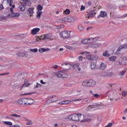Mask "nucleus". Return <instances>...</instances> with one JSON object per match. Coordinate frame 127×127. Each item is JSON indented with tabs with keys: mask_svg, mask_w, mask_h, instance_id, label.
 <instances>
[{
	"mask_svg": "<svg viewBox=\"0 0 127 127\" xmlns=\"http://www.w3.org/2000/svg\"><path fill=\"white\" fill-rule=\"evenodd\" d=\"M82 117V114L78 113L77 114H73L70 115L68 117L69 120H71L74 122H78V121H81V123H83L84 121L81 120V117Z\"/></svg>",
	"mask_w": 127,
	"mask_h": 127,
	"instance_id": "obj_1",
	"label": "nucleus"
},
{
	"mask_svg": "<svg viewBox=\"0 0 127 127\" xmlns=\"http://www.w3.org/2000/svg\"><path fill=\"white\" fill-rule=\"evenodd\" d=\"M76 20L77 18L72 16H68L60 20L61 22H74Z\"/></svg>",
	"mask_w": 127,
	"mask_h": 127,
	"instance_id": "obj_2",
	"label": "nucleus"
},
{
	"mask_svg": "<svg viewBox=\"0 0 127 127\" xmlns=\"http://www.w3.org/2000/svg\"><path fill=\"white\" fill-rule=\"evenodd\" d=\"M71 32L68 31H62L60 33L61 38L63 39H68L70 38Z\"/></svg>",
	"mask_w": 127,
	"mask_h": 127,
	"instance_id": "obj_3",
	"label": "nucleus"
},
{
	"mask_svg": "<svg viewBox=\"0 0 127 127\" xmlns=\"http://www.w3.org/2000/svg\"><path fill=\"white\" fill-rule=\"evenodd\" d=\"M54 76H57L59 78H67L68 74L64 73L63 71H60L58 72L53 73Z\"/></svg>",
	"mask_w": 127,
	"mask_h": 127,
	"instance_id": "obj_4",
	"label": "nucleus"
},
{
	"mask_svg": "<svg viewBox=\"0 0 127 127\" xmlns=\"http://www.w3.org/2000/svg\"><path fill=\"white\" fill-rule=\"evenodd\" d=\"M22 83V79L18 78L17 79H14L10 83L11 86H20Z\"/></svg>",
	"mask_w": 127,
	"mask_h": 127,
	"instance_id": "obj_5",
	"label": "nucleus"
},
{
	"mask_svg": "<svg viewBox=\"0 0 127 127\" xmlns=\"http://www.w3.org/2000/svg\"><path fill=\"white\" fill-rule=\"evenodd\" d=\"M62 65V68L64 72H67V70H70V69H71V65L70 64H63Z\"/></svg>",
	"mask_w": 127,
	"mask_h": 127,
	"instance_id": "obj_6",
	"label": "nucleus"
},
{
	"mask_svg": "<svg viewBox=\"0 0 127 127\" xmlns=\"http://www.w3.org/2000/svg\"><path fill=\"white\" fill-rule=\"evenodd\" d=\"M17 103L19 105H21L23 107H27V104L26 103V98H21L17 101Z\"/></svg>",
	"mask_w": 127,
	"mask_h": 127,
	"instance_id": "obj_7",
	"label": "nucleus"
},
{
	"mask_svg": "<svg viewBox=\"0 0 127 127\" xmlns=\"http://www.w3.org/2000/svg\"><path fill=\"white\" fill-rule=\"evenodd\" d=\"M114 72H102L101 76L102 77H107L109 78H112V77L114 76Z\"/></svg>",
	"mask_w": 127,
	"mask_h": 127,
	"instance_id": "obj_8",
	"label": "nucleus"
},
{
	"mask_svg": "<svg viewBox=\"0 0 127 127\" xmlns=\"http://www.w3.org/2000/svg\"><path fill=\"white\" fill-rule=\"evenodd\" d=\"M120 65H127V59L126 57L121 58L119 60Z\"/></svg>",
	"mask_w": 127,
	"mask_h": 127,
	"instance_id": "obj_9",
	"label": "nucleus"
},
{
	"mask_svg": "<svg viewBox=\"0 0 127 127\" xmlns=\"http://www.w3.org/2000/svg\"><path fill=\"white\" fill-rule=\"evenodd\" d=\"M125 49H127V44H125L118 48L117 49V51L116 52V53L117 54H119L121 51H123V50H125Z\"/></svg>",
	"mask_w": 127,
	"mask_h": 127,
	"instance_id": "obj_10",
	"label": "nucleus"
},
{
	"mask_svg": "<svg viewBox=\"0 0 127 127\" xmlns=\"http://www.w3.org/2000/svg\"><path fill=\"white\" fill-rule=\"evenodd\" d=\"M96 15V11L92 10L90 11L88 14H87V16H86V17L89 19L90 17H94Z\"/></svg>",
	"mask_w": 127,
	"mask_h": 127,
	"instance_id": "obj_11",
	"label": "nucleus"
},
{
	"mask_svg": "<svg viewBox=\"0 0 127 127\" xmlns=\"http://www.w3.org/2000/svg\"><path fill=\"white\" fill-rule=\"evenodd\" d=\"M30 85V83H28V80L24 79V84L22 85V86L21 87V88H20V90H22L23 88H25L26 87H29Z\"/></svg>",
	"mask_w": 127,
	"mask_h": 127,
	"instance_id": "obj_12",
	"label": "nucleus"
},
{
	"mask_svg": "<svg viewBox=\"0 0 127 127\" xmlns=\"http://www.w3.org/2000/svg\"><path fill=\"white\" fill-rule=\"evenodd\" d=\"M87 81L88 83V88L90 87H94V86L96 85V82L93 79L87 80Z\"/></svg>",
	"mask_w": 127,
	"mask_h": 127,
	"instance_id": "obj_13",
	"label": "nucleus"
},
{
	"mask_svg": "<svg viewBox=\"0 0 127 127\" xmlns=\"http://www.w3.org/2000/svg\"><path fill=\"white\" fill-rule=\"evenodd\" d=\"M26 104H27V106L32 105V104L34 103V100L31 98H26Z\"/></svg>",
	"mask_w": 127,
	"mask_h": 127,
	"instance_id": "obj_14",
	"label": "nucleus"
},
{
	"mask_svg": "<svg viewBox=\"0 0 127 127\" xmlns=\"http://www.w3.org/2000/svg\"><path fill=\"white\" fill-rule=\"evenodd\" d=\"M41 38L43 39V40H47V39H49V38H50V36H49L48 34H47L45 35L43 38H42V36H41V38L38 37L37 39V41H38V40H41Z\"/></svg>",
	"mask_w": 127,
	"mask_h": 127,
	"instance_id": "obj_15",
	"label": "nucleus"
},
{
	"mask_svg": "<svg viewBox=\"0 0 127 127\" xmlns=\"http://www.w3.org/2000/svg\"><path fill=\"white\" fill-rule=\"evenodd\" d=\"M19 14L18 13L12 12L11 14L7 15V17H18Z\"/></svg>",
	"mask_w": 127,
	"mask_h": 127,
	"instance_id": "obj_16",
	"label": "nucleus"
},
{
	"mask_svg": "<svg viewBox=\"0 0 127 127\" xmlns=\"http://www.w3.org/2000/svg\"><path fill=\"white\" fill-rule=\"evenodd\" d=\"M100 107L99 104H94L92 105H89L87 107V110H91V109H98Z\"/></svg>",
	"mask_w": 127,
	"mask_h": 127,
	"instance_id": "obj_17",
	"label": "nucleus"
},
{
	"mask_svg": "<svg viewBox=\"0 0 127 127\" xmlns=\"http://www.w3.org/2000/svg\"><path fill=\"white\" fill-rule=\"evenodd\" d=\"M40 31V28H35L31 30V34L32 35H34L35 34H36V33H37L38 32H39Z\"/></svg>",
	"mask_w": 127,
	"mask_h": 127,
	"instance_id": "obj_18",
	"label": "nucleus"
},
{
	"mask_svg": "<svg viewBox=\"0 0 127 127\" xmlns=\"http://www.w3.org/2000/svg\"><path fill=\"white\" fill-rule=\"evenodd\" d=\"M106 68H107V64H106L102 63L100 64V66H99L100 70H101L102 71H103V70H105V69H106Z\"/></svg>",
	"mask_w": 127,
	"mask_h": 127,
	"instance_id": "obj_19",
	"label": "nucleus"
},
{
	"mask_svg": "<svg viewBox=\"0 0 127 127\" xmlns=\"http://www.w3.org/2000/svg\"><path fill=\"white\" fill-rule=\"evenodd\" d=\"M79 66H80V64H74L71 65L72 68H73L74 69H78V71H81V68L79 67Z\"/></svg>",
	"mask_w": 127,
	"mask_h": 127,
	"instance_id": "obj_20",
	"label": "nucleus"
},
{
	"mask_svg": "<svg viewBox=\"0 0 127 127\" xmlns=\"http://www.w3.org/2000/svg\"><path fill=\"white\" fill-rule=\"evenodd\" d=\"M27 14L29 16H32V14H33L34 11H33V8H29L27 10Z\"/></svg>",
	"mask_w": 127,
	"mask_h": 127,
	"instance_id": "obj_21",
	"label": "nucleus"
},
{
	"mask_svg": "<svg viewBox=\"0 0 127 127\" xmlns=\"http://www.w3.org/2000/svg\"><path fill=\"white\" fill-rule=\"evenodd\" d=\"M58 97L56 96H53L49 98L48 101H51V103H54V102H56V101H58Z\"/></svg>",
	"mask_w": 127,
	"mask_h": 127,
	"instance_id": "obj_22",
	"label": "nucleus"
},
{
	"mask_svg": "<svg viewBox=\"0 0 127 127\" xmlns=\"http://www.w3.org/2000/svg\"><path fill=\"white\" fill-rule=\"evenodd\" d=\"M107 16V13L104 11H101L100 14L97 17V18L100 17H106Z\"/></svg>",
	"mask_w": 127,
	"mask_h": 127,
	"instance_id": "obj_23",
	"label": "nucleus"
},
{
	"mask_svg": "<svg viewBox=\"0 0 127 127\" xmlns=\"http://www.w3.org/2000/svg\"><path fill=\"white\" fill-rule=\"evenodd\" d=\"M18 8L20 11H24L25 10V6L23 3H22L18 7Z\"/></svg>",
	"mask_w": 127,
	"mask_h": 127,
	"instance_id": "obj_24",
	"label": "nucleus"
},
{
	"mask_svg": "<svg viewBox=\"0 0 127 127\" xmlns=\"http://www.w3.org/2000/svg\"><path fill=\"white\" fill-rule=\"evenodd\" d=\"M82 86L83 87H85L86 88H89V84H88V80H84L82 82Z\"/></svg>",
	"mask_w": 127,
	"mask_h": 127,
	"instance_id": "obj_25",
	"label": "nucleus"
},
{
	"mask_svg": "<svg viewBox=\"0 0 127 127\" xmlns=\"http://www.w3.org/2000/svg\"><path fill=\"white\" fill-rule=\"evenodd\" d=\"M46 51H50V49L40 48L39 49V52L40 53H43Z\"/></svg>",
	"mask_w": 127,
	"mask_h": 127,
	"instance_id": "obj_26",
	"label": "nucleus"
},
{
	"mask_svg": "<svg viewBox=\"0 0 127 127\" xmlns=\"http://www.w3.org/2000/svg\"><path fill=\"white\" fill-rule=\"evenodd\" d=\"M100 46H102V44L100 43L94 44L91 45V47L93 48H99Z\"/></svg>",
	"mask_w": 127,
	"mask_h": 127,
	"instance_id": "obj_27",
	"label": "nucleus"
},
{
	"mask_svg": "<svg viewBox=\"0 0 127 127\" xmlns=\"http://www.w3.org/2000/svg\"><path fill=\"white\" fill-rule=\"evenodd\" d=\"M71 101L69 100H65L61 102L59 104L60 105H67L68 104H70Z\"/></svg>",
	"mask_w": 127,
	"mask_h": 127,
	"instance_id": "obj_28",
	"label": "nucleus"
},
{
	"mask_svg": "<svg viewBox=\"0 0 127 127\" xmlns=\"http://www.w3.org/2000/svg\"><path fill=\"white\" fill-rule=\"evenodd\" d=\"M17 56H18V57H24L25 56V53L23 52H18L16 53Z\"/></svg>",
	"mask_w": 127,
	"mask_h": 127,
	"instance_id": "obj_29",
	"label": "nucleus"
},
{
	"mask_svg": "<svg viewBox=\"0 0 127 127\" xmlns=\"http://www.w3.org/2000/svg\"><path fill=\"white\" fill-rule=\"evenodd\" d=\"M23 3L25 6H30L31 5V3L30 1H26V2H23Z\"/></svg>",
	"mask_w": 127,
	"mask_h": 127,
	"instance_id": "obj_30",
	"label": "nucleus"
},
{
	"mask_svg": "<svg viewBox=\"0 0 127 127\" xmlns=\"http://www.w3.org/2000/svg\"><path fill=\"white\" fill-rule=\"evenodd\" d=\"M103 55L104 57H110V54H109V51H105V52L103 53Z\"/></svg>",
	"mask_w": 127,
	"mask_h": 127,
	"instance_id": "obj_31",
	"label": "nucleus"
},
{
	"mask_svg": "<svg viewBox=\"0 0 127 127\" xmlns=\"http://www.w3.org/2000/svg\"><path fill=\"white\" fill-rule=\"evenodd\" d=\"M117 60V57L116 56H113L109 58V60L110 61H112V62H115L116 60Z\"/></svg>",
	"mask_w": 127,
	"mask_h": 127,
	"instance_id": "obj_32",
	"label": "nucleus"
},
{
	"mask_svg": "<svg viewBox=\"0 0 127 127\" xmlns=\"http://www.w3.org/2000/svg\"><path fill=\"white\" fill-rule=\"evenodd\" d=\"M91 68L93 70L96 68V64L94 62H92L90 64Z\"/></svg>",
	"mask_w": 127,
	"mask_h": 127,
	"instance_id": "obj_33",
	"label": "nucleus"
},
{
	"mask_svg": "<svg viewBox=\"0 0 127 127\" xmlns=\"http://www.w3.org/2000/svg\"><path fill=\"white\" fill-rule=\"evenodd\" d=\"M43 12L41 11H38L37 12V18H40V16L41 15V14H42Z\"/></svg>",
	"mask_w": 127,
	"mask_h": 127,
	"instance_id": "obj_34",
	"label": "nucleus"
},
{
	"mask_svg": "<svg viewBox=\"0 0 127 127\" xmlns=\"http://www.w3.org/2000/svg\"><path fill=\"white\" fill-rule=\"evenodd\" d=\"M81 43H82L83 44H87V43H89V39H84L82 41Z\"/></svg>",
	"mask_w": 127,
	"mask_h": 127,
	"instance_id": "obj_35",
	"label": "nucleus"
},
{
	"mask_svg": "<svg viewBox=\"0 0 127 127\" xmlns=\"http://www.w3.org/2000/svg\"><path fill=\"white\" fill-rule=\"evenodd\" d=\"M30 52H33V53H36L38 51V49L37 48L35 49H30Z\"/></svg>",
	"mask_w": 127,
	"mask_h": 127,
	"instance_id": "obj_36",
	"label": "nucleus"
},
{
	"mask_svg": "<svg viewBox=\"0 0 127 127\" xmlns=\"http://www.w3.org/2000/svg\"><path fill=\"white\" fill-rule=\"evenodd\" d=\"M3 123L5 125H6V126H12V123H11V122L5 121L3 122Z\"/></svg>",
	"mask_w": 127,
	"mask_h": 127,
	"instance_id": "obj_37",
	"label": "nucleus"
},
{
	"mask_svg": "<svg viewBox=\"0 0 127 127\" xmlns=\"http://www.w3.org/2000/svg\"><path fill=\"white\" fill-rule=\"evenodd\" d=\"M32 94H35V92H29L28 93L22 94L20 95V96H26L27 95H32Z\"/></svg>",
	"mask_w": 127,
	"mask_h": 127,
	"instance_id": "obj_38",
	"label": "nucleus"
},
{
	"mask_svg": "<svg viewBox=\"0 0 127 127\" xmlns=\"http://www.w3.org/2000/svg\"><path fill=\"white\" fill-rule=\"evenodd\" d=\"M43 9V7H42V6H41V5H38L37 9L38 10V11H41Z\"/></svg>",
	"mask_w": 127,
	"mask_h": 127,
	"instance_id": "obj_39",
	"label": "nucleus"
},
{
	"mask_svg": "<svg viewBox=\"0 0 127 127\" xmlns=\"http://www.w3.org/2000/svg\"><path fill=\"white\" fill-rule=\"evenodd\" d=\"M33 123H32V121L31 120H29L28 122L26 124V126H31L32 125Z\"/></svg>",
	"mask_w": 127,
	"mask_h": 127,
	"instance_id": "obj_40",
	"label": "nucleus"
},
{
	"mask_svg": "<svg viewBox=\"0 0 127 127\" xmlns=\"http://www.w3.org/2000/svg\"><path fill=\"white\" fill-rule=\"evenodd\" d=\"M10 117H14L15 118H20V115H17L16 114H14L10 115Z\"/></svg>",
	"mask_w": 127,
	"mask_h": 127,
	"instance_id": "obj_41",
	"label": "nucleus"
},
{
	"mask_svg": "<svg viewBox=\"0 0 127 127\" xmlns=\"http://www.w3.org/2000/svg\"><path fill=\"white\" fill-rule=\"evenodd\" d=\"M12 2H13L12 0H7V3L9 4L10 6H12V4L11 3Z\"/></svg>",
	"mask_w": 127,
	"mask_h": 127,
	"instance_id": "obj_42",
	"label": "nucleus"
},
{
	"mask_svg": "<svg viewBox=\"0 0 127 127\" xmlns=\"http://www.w3.org/2000/svg\"><path fill=\"white\" fill-rule=\"evenodd\" d=\"M78 28L79 30H80V31L84 30V27H83L81 25H78Z\"/></svg>",
	"mask_w": 127,
	"mask_h": 127,
	"instance_id": "obj_43",
	"label": "nucleus"
},
{
	"mask_svg": "<svg viewBox=\"0 0 127 127\" xmlns=\"http://www.w3.org/2000/svg\"><path fill=\"white\" fill-rule=\"evenodd\" d=\"M126 73V71L125 70H123L122 71H121L119 73L120 76H124Z\"/></svg>",
	"mask_w": 127,
	"mask_h": 127,
	"instance_id": "obj_44",
	"label": "nucleus"
},
{
	"mask_svg": "<svg viewBox=\"0 0 127 127\" xmlns=\"http://www.w3.org/2000/svg\"><path fill=\"white\" fill-rule=\"evenodd\" d=\"M64 13H65V14H69L70 13V10H69V9H66L64 11Z\"/></svg>",
	"mask_w": 127,
	"mask_h": 127,
	"instance_id": "obj_45",
	"label": "nucleus"
},
{
	"mask_svg": "<svg viewBox=\"0 0 127 127\" xmlns=\"http://www.w3.org/2000/svg\"><path fill=\"white\" fill-rule=\"evenodd\" d=\"M15 7V5H12L11 7L10 8V10L11 13L13 12V8H14Z\"/></svg>",
	"mask_w": 127,
	"mask_h": 127,
	"instance_id": "obj_46",
	"label": "nucleus"
},
{
	"mask_svg": "<svg viewBox=\"0 0 127 127\" xmlns=\"http://www.w3.org/2000/svg\"><path fill=\"white\" fill-rule=\"evenodd\" d=\"M79 101H82L81 98H76L72 100V102H77Z\"/></svg>",
	"mask_w": 127,
	"mask_h": 127,
	"instance_id": "obj_47",
	"label": "nucleus"
},
{
	"mask_svg": "<svg viewBox=\"0 0 127 127\" xmlns=\"http://www.w3.org/2000/svg\"><path fill=\"white\" fill-rule=\"evenodd\" d=\"M122 96L123 97H126L127 96V91H122Z\"/></svg>",
	"mask_w": 127,
	"mask_h": 127,
	"instance_id": "obj_48",
	"label": "nucleus"
},
{
	"mask_svg": "<svg viewBox=\"0 0 127 127\" xmlns=\"http://www.w3.org/2000/svg\"><path fill=\"white\" fill-rule=\"evenodd\" d=\"M88 41H89V43H90V42H94V38H88Z\"/></svg>",
	"mask_w": 127,
	"mask_h": 127,
	"instance_id": "obj_49",
	"label": "nucleus"
},
{
	"mask_svg": "<svg viewBox=\"0 0 127 127\" xmlns=\"http://www.w3.org/2000/svg\"><path fill=\"white\" fill-rule=\"evenodd\" d=\"M99 39H100V37H96L95 38H93V41L95 42L96 41H97V40H99Z\"/></svg>",
	"mask_w": 127,
	"mask_h": 127,
	"instance_id": "obj_50",
	"label": "nucleus"
},
{
	"mask_svg": "<svg viewBox=\"0 0 127 127\" xmlns=\"http://www.w3.org/2000/svg\"><path fill=\"white\" fill-rule=\"evenodd\" d=\"M87 59H88V60H92V56L91 55H87L86 57Z\"/></svg>",
	"mask_w": 127,
	"mask_h": 127,
	"instance_id": "obj_51",
	"label": "nucleus"
},
{
	"mask_svg": "<svg viewBox=\"0 0 127 127\" xmlns=\"http://www.w3.org/2000/svg\"><path fill=\"white\" fill-rule=\"evenodd\" d=\"M65 48H66V49H69V50H71V49H73V48L71 46H65Z\"/></svg>",
	"mask_w": 127,
	"mask_h": 127,
	"instance_id": "obj_52",
	"label": "nucleus"
},
{
	"mask_svg": "<svg viewBox=\"0 0 127 127\" xmlns=\"http://www.w3.org/2000/svg\"><path fill=\"white\" fill-rule=\"evenodd\" d=\"M6 19V17H0V20H1L2 21H3L4 20H5Z\"/></svg>",
	"mask_w": 127,
	"mask_h": 127,
	"instance_id": "obj_53",
	"label": "nucleus"
},
{
	"mask_svg": "<svg viewBox=\"0 0 127 127\" xmlns=\"http://www.w3.org/2000/svg\"><path fill=\"white\" fill-rule=\"evenodd\" d=\"M9 74V72H6L4 73H1L0 74V76H4V75H8Z\"/></svg>",
	"mask_w": 127,
	"mask_h": 127,
	"instance_id": "obj_54",
	"label": "nucleus"
},
{
	"mask_svg": "<svg viewBox=\"0 0 127 127\" xmlns=\"http://www.w3.org/2000/svg\"><path fill=\"white\" fill-rule=\"evenodd\" d=\"M107 127H113V123H109L107 125Z\"/></svg>",
	"mask_w": 127,
	"mask_h": 127,
	"instance_id": "obj_55",
	"label": "nucleus"
},
{
	"mask_svg": "<svg viewBox=\"0 0 127 127\" xmlns=\"http://www.w3.org/2000/svg\"><path fill=\"white\" fill-rule=\"evenodd\" d=\"M85 6L84 5H81V8H80V10H84L85 9Z\"/></svg>",
	"mask_w": 127,
	"mask_h": 127,
	"instance_id": "obj_56",
	"label": "nucleus"
},
{
	"mask_svg": "<svg viewBox=\"0 0 127 127\" xmlns=\"http://www.w3.org/2000/svg\"><path fill=\"white\" fill-rule=\"evenodd\" d=\"M78 60L79 61H82V60H83V57L80 56L79 57H78Z\"/></svg>",
	"mask_w": 127,
	"mask_h": 127,
	"instance_id": "obj_57",
	"label": "nucleus"
},
{
	"mask_svg": "<svg viewBox=\"0 0 127 127\" xmlns=\"http://www.w3.org/2000/svg\"><path fill=\"white\" fill-rule=\"evenodd\" d=\"M127 13L123 15L122 16H121L120 17H119V18H123L124 17H127Z\"/></svg>",
	"mask_w": 127,
	"mask_h": 127,
	"instance_id": "obj_58",
	"label": "nucleus"
},
{
	"mask_svg": "<svg viewBox=\"0 0 127 127\" xmlns=\"http://www.w3.org/2000/svg\"><path fill=\"white\" fill-rule=\"evenodd\" d=\"M92 95L93 96H94V97H95V98H98V97H99V94H92Z\"/></svg>",
	"mask_w": 127,
	"mask_h": 127,
	"instance_id": "obj_59",
	"label": "nucleus"
},
{
	"mask_svg": "<svg viewBox=\"0 0 127 127\" xmlns=\"http://www.w3.org/2000/svg\"><path fill=\"white\" fill-rule=\"evenodd\" d=\"M40 83H41V84H43V85H44L45 84H46V82H44L43 81V80H40Z\"/></svg>",
	"mask_w": 127,
	"mask_h": 127,
	"instance_id": "obj_60",
	"label": "nucleus"
},
{
	"mask_svg": "<svg viewBox=\"0 0 127 127\" xmlns=\"http://www.w3.org/2000/svg\"><path fill=\"white\" fill-rule=\"evenodd\" d=\"M1 9H3V5L2 4L0 5V10H1Z\"/></svg>",
	"mask_w": 127,
	"mask_h": 127,
	"instance_id": "obj_61",
	"label": "nucleus"
},
{
	"mask_svg": "<svg viewBox=\"0 0 127 127\" xmlns=\"http://www.w3.org/2000/svg\"><path fill=\"white\" fill-rule=\"evenodd\" d=\"M62 28V26L61 25V26H57V29H60V28Z\"/></svg>",
	"mask_w": 127,
	"mask_h": 127,
	"instance_id": "obj_62",
	"label": "nucleus"
},
{
	"mask_svg": "<svg viewBox=\"0 0 127 127\" xmlns=\"http://www.w3.org/2000/svg\"><path fill=\"white\" fill-rule=\"evenodd\" d=\"M93 28V27L90 26L87 28L86 30H90V29Z\"/></svg>",
	"mask_w": 127,
	"mask_h": 127,
	"instance_id": "obj_63",
	"label": "nucleus"
},
{
	"mask_svg": "<svg viewBox=\"0 0 127 127\" xmlns=\"http://www.w3.org/2000/svg\"><path fill=\"white\" fill-rule=\"evenodd\" d=\"M9 127H19L18 125H14L13 126H10Z\"/></svg>",
	"mask_w": 127,
	"mask_h": 127,
	"instance_id": "obj_64",
	"label": "nucleus"
}]
</instances>
